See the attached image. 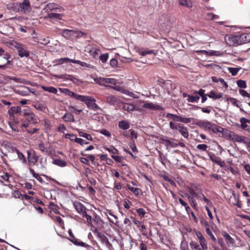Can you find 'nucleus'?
<instances>
[{"label": "nucleus", "mask_w": 250, "mask_h": 250, "mask_svg": "<svg viewBox=\"0 0 250 250\" xmlns=\"http://www.w3.org/2000/svg\"><path fill=\"white\" fill-rule=\"evenodd\" d=\"M78 101L84 102L88 108L94 111L100 109V107L95 103L96 100L91 96L80 95Z\"/></svg>", "instance_id": "obj_1"}, {"label": "nucleus", "mask_w": 250, "mask_h": 250, "mask_svg": "<svg viewBox=\"0 0 250 250\" xmlns=\"http://www.w3.org/2000/svg\"><path fill=\"white\" fill-rule=\"evenodd\" d=\"M229 137V138L233 141L239 143H243L245 145L247 143V140L249 138L240 136L232 131H230L228 130V132L227 134Z\"/></svg>", "instance_id": "obj_2"}, {"label": "nucleus", "mask_w": 250, "mask_h": 250, "mask_svg": "<svg viewBox=\"0 0 250 250\" xmlns=\"http://www.w3.org/2000/svg\"><path fill=\"white\" fill-rule=\"evenodd\" d=\"M173 19L167 15H162L159 20V23L163 27H172Z\"/></svg>", "instance_id": "obj_3"}, {"label": "nucleus", "mask_w": 250, "mask_h": 250, "mask_svg": "<svg viewBox=\"0 0 250 250\" xmlns=\"http://www.w3.org/2000/svg\"><path fill=\"white\" fill-rule=\"evenodd\" d=\"M13 5H19L18 11H20L24 14L28 13L31 11L30 2L28 0H24L22 3H13Z\"/></svg>", "instance_id": "obj_4"}, {"label": "nucleus", "mask_w": 250, "mask_h": 250, "mask_svg": "<svg viewBox=\"0 0 250 250\" xmlns=\"http://www.w3.org/2000/svg\"><path fill=\"white\" fill-rule=\"evenodd\" d=\"M225 41L230 46L240 44L238 36H233L232 35H226L225 37Z\"/></svg>", "instance_id": "obj_5"}, {"label": "nucleus", "mask_w": 250, "mask_h": 250, "mask_svg": "<svg viewBox=\"0 0 250 250\" xmlns=\"http://www.w3.org/2000/svg\"><path fill=\"white\" fill-rule=\"evenodd\" d=\"M27 153L28 163L32 165H35L36 163L37 162L39 157L36 155L34 150H27Z\"/></svg>", "instance_id": "obj_6"}, {"label": "nucleus", "mask_w": 250, "mask_h": 250, "mask_svg": "<svg viewBox=\"0 0 250 250\" xmlns=\"http://www.w3.org/2000/svg\"><path fill=\"white\" fill-rule=\"evenodd\" d=\"M62 7H59L57 4L54 3H48L44 7V10L48 13H50L51 11L61 12Z\"/></svg>", "instance_id": "obj_7"}, {"label": "nucleus", "mask_w": 250, "mask_h": 250, "mask_svg": "<svg viewBox=\"0 0 250 250\" xmlns=\"http://www.w3.org/2000/svg\"><path fill=\"white\" fill-rule=\"evenodd\" d=\"M93 233L98 237L100 240L106 244H109V242L107 237H106L103 233L99 232L97 229L93 230Z\"/></svg>", "instance_id": "obj_8"}, {"label": "nucleus", "mask_w": 250, "mask_h": 250, "mask_svg": "<svg viewBox=\"0 0 250 250\" xmlns=\"http://www.w3.org/2000/svg\"><path fill=\"white\" fill-rule=\"evenodd\" d=\"M210 130L212 131L214 133L217 134L218 133H222L223 135L227 134L228 130L225 129L222 127L216 125L215 124H212L210 128Z\"/></svg>", "instance_id": "obj_9"}, {"label": "nucleus", "mask_w": 250, "mask_h": 250, "mask_svg": "<svg viewBox=\"0 0 250 250\" xmlns=\"http://www.w3.org/2000/svg\"><path fill=\"white\" fill-rule=\"evenodd\" d=\"M19 56L21 57H28L29 56V52L27 50L24 46L21 45L17 49Z\"/></svg>", "instance_id": "obj_10"}, {"label": "nucleus", "mask_w": 250, "mask_h": 250, "mask_svg": "<svg viewBox=\"0 0 250 250\" xmlns=\"http://www.w3.org/2000/svg\"><path fill=\"white\" fill-rule=\"evenodd\" d=\"M73 206L76 210L82 215L85 212L86 208L80 202L75 201L73 203Z\"/></svg>", "instance_id": "obj_11"}, {"label": "nucleus", "mask_w": 250, "mask_h": 250, "mask_svg": "<svg viewBox=\"0 0 250 250\" xmlns=\"http://www.w3.org/2000/svg\"><path fill=\"white\" fill-rule=\"evenodd\" d=\"M212 123L210 122H203V121H199L196 123L195 125L197 126L202 127L206 130H210V128L211 127Z\"/></svg>", "instance_id": "obj_12"}, {"label": "nucleus", "mask_w": 250, "mask_h": 250, "mask_svg": "<svg viewBox=\"0 0 250 250\" xmlns=\"http://www.w3.org/2000/svg\"><path fill=\"white\" fill-rule=\"evenodd\" d=\"M239 44H243L250 42V34L244 33L238 36Z\"/></svg>", "instance_id": "obj_13"}, {"label": "nucleus", "mask_w": 250, "mask_h": 250, "mask_svg": "<svg viewBox=\"0 0 250 250\" xmlns=\"http://www.w3.org/2000/svg\"><path fill=\"white\" fill-rule=\"evenodd\" d=\"M222 235L225 238L227 244L228 246L234 243V240L227 232L223 231L221 232Z\"/></svg>", "instance_id": "obj_14"}, {"label": "nucleus", "mask_w": 250, "mask_h": 250, "mask_svg": "<svg viewBox=\"0 0 250 250\" xmlns=\"http://www.w3.org/2000/svg\"><path fill=\"white\" fill-rule=\"evenodd\" d=\"M240 122L241 123V126L243 129L247 131H250V126L247 125V123H250L249 120L242 117L240 119Z\"/></svg>", "instance_id": "obj_15"}, {"label": "nucleus", "mask_w": 250, "mask_h": 250, "mask_svg": "<svg viewBox=\"0 0 250 250\" xmlns=\"http://www.w3.org/2000/svg\"><path fill=\"white\" fill-rule=\"evenodd\" d=\"M105 98L106 102L111 105H114L118 102V99L114 96L110 94H107L105 95Z\"/></svg>", "instance_id": "obj_16"}, {"label": "nucleus", "mask_w": 250, "mask_h": 250, "mask_svg": "<svg viewBox=\"0 0 250 250\" xmlns=\"http://www.w3.org/2000/svg\"><path fill=\"white\" fill-rule=\"evenodd\" d=\"M205 90L203 89H200L199 91H194V94H198L202 98V103H205L207 100L208 94H205Z\"/></svg>", "instance_id": "obj_17"}, {"label": "nucleus", "mask_w": 250, "mask_h": 250, "mask_svg": "<svg viewBox=\"0 0 250 250\" xmlns=\"http://www.w3.org/2000/svg\"><path fill=\"white\" fill-rule=\"evenodd\" d=\"M143 107L146 108H149V109H156V110H162V109H163L162 106H161L159 105L154 104L152 103L145 104L143 105Z\"/></svg>", "instance_id": "obj_18"}, {"label": "nucleus", "mask_w": 250, "mask_h": 250, "mask_svg": "<svg viewBox=\"0 0 250 250\" xmlns=\"http://www.w3.org/2000/svg\"><path fill=\"white\" fill-rule=\"evenodd\" d=\"M208 96L210 98H212L214 100H216L222 98L223 93H216L214 90H211L209 92V94H208Z\"/></svg>", "instance_id": "obj_19"}, {"label": "nucleus", "mask_w": 250, "mask_h": 250, "mask_svg": "<svg viewBox=\"0 0 250 250\" xmlns=\"http://www.w3.org/2000/svg\"><path fill=\"white\" fill-rule=\"evenodd\" d=\"M71 39L73 38H80L85 35V34L81 31L71 30Z\"/></svg>", "instance_id": "obj_20"}, {"label": "nucleus", "mask_w": 250, "mask_h": 250, "mask_svg": "<svg viewBox=\"0 0 250 250\" xmlns=\"http://www.w3.org/2000/svg\"><path fill=\"white\" fill-rule=\"evenodd\" d=\"M63 92L65 93L67 95H69L71 97H73L76 100H78L81 95L76 94L75 93H74L72 91H71L70 90L67 88H64L63 89Z\"/></svg>", "instance_id": "obj_21"}, {"label": "nucleus", "mask_w": 250, "mask_h": 250, "mask_svg": "<svg viewBox=\"0 0 250 250\" xmlns=\"http://www.w3.org/2000/svg\"><path fill=\"white\" fill-rule=\"evenodd\" d=\"M12 151L13 152H15L17 154L19 159L21 161L22 163H26V158L21 152H20L19 150L16 148H12Z\"/></svg>", "instance_id": "obj_22"}, {"label": "nucleus", "mask_w": 250, "mask_h": 250, "mask_svg": "<svg viewBox=\"0 0 250 250\" xmlns=\"http://www.w3.org/2000/svg\"><path fill=\"white\" fill-rule=\"evenodd\" d=\"M52 164L60 167H64L66 166V162L62 159H54Z\"/></svg>", "instance_id": "obj_23"}, {"label": "nucleus", "mask_w": 250, "mask_h": 250, "mask_svg": "<svg viewBox=\"0 0 250 250\" xmlns=\"http://www.w3.org/2000/svg\"><path fill=\"white\" fill-rule=\"evenodd\" d=\"M73 61H74V60L68 58H62L56 60L58 64H62L68 62L73 63Z\"/></svg>", "instance_id": "obj_24"}, {"label": "nucleus", "mask_w": 250, "mask_h": 250, "mask_svg": "<svg viewBox=\"0 0 250 250\" xmlns=\"http://www.w3.org/2000/svg\"><path fill=\"white\" fill-rule=\"evenodd\" d=\"M62 15L58 13H48L46 17H45V18H50L51 19H58V20H61L62 19Z\"/></svg>", "instance_id": "obj_25"}, {"label": "nucleus", "mask_w": 250, "mask_h": 250, "mask_svg": "<svg viewBox=\"0 0 250 250\" xmlns=\"http://www.w3.org/2000/svg\"><path fill=\"white\" fill-rule=\"evenodd\" d=\"M232 196L234 199V201L232 202V204L237 206L239 208H241V205L239 203V195H236L234 191L232 192Z\"/></svg>", "instance_id": "obj_26"}, {"label": "nucleus", "mask_w": 250, "mask_h": 250, "mask_svg": "<svg viewBox=\"0 0 250 250\" xmlns=\"http://www.w3.org/2000/svg\"><path fill=\"white\" fill-rule=\"evenodd\" d=\"M200 99V96L198 94L195 95H190L188 96V98L187 99V101L190 103H195L197 102Z\"/></svg>", "instance_id": "obj_27"}, {"label": "nucleus", "mask_w": 250, "mask_h": 250, "mask_svg": "<svg viewBox=\"0 0 250 250\" xmlns=\"http://www.w3.org/2000/svg\"><path fill=\"white\" fill-rule=\"evenodd\" d=\"M197 198H198L199 199L203 200L206 202V203L207 204V205H208V206L212 205L211 202L209 200L207 199L202 193H201V192L198 193V195H197Z\"/></svg>", "instance_id": "obj_28"}, {"label": "nucleus", "mask_w": 250, "mask_h": 250, "mask_svg": "<svg viewBox=\"0 0 250 250\" xmlns=\"http://www.w3.org/2000/svg\"><path fill=\"white\" fill-rule=\"evenodd\" d=\"M62 119L65 121L68 122H74L75 119L74 116L71 114L65 113L62 116Z\"/></svg>", "instance_id": "obj_29"}, {"label": "nucleus", "mask_w": 250, "mask_h": 250, "mask_svg": "<svg viewBox=\"0 0 250 250\" xmlns=\"http://www.w3.org/2000/svg\"><path fill=\"white\" fill-rule=\"evenodd\" d=\"M119 127L122 129H127L129 128V123L125 121H121L119 122Z\"/></svg>", "instance_id": "obj_30"}, {"label": "nucleus", "mask_w": 250, "mask_h": 250, "mask_svg": "<svg viewBox=\"0 0 250 250\" xmlns=\"http://www.w3.org/2000/svg\"><path fill=\"white\" fill-rule=\"evenodd\" d=\"M200 244V247L202 250H207L208 249L207 242L205 238H202L199 240Z\"/></svg>", "instance_id": "obj_31"}, {"label": "nucleus", "mask_w": 250, "mask_h": 250, "mask_svg": "<svg viewBox=\"0 0 250 250\" xmlns=\"http://www.w3.org/2000/svg\"><path fill=\"white\" fill-rule=\"evenodd\" d=\"M178 2L182 6L187 7H191L192 6L190 0H178Z\"/></svg>", "instance_id": "obj_32"}, {"label": "nucleus", "mask_w": 250, "mask_h": 250, "mask_svg": "<svg viewBox=\"0 0 250 250\" xmlns=\"http://www.w3.org/2000/svg\"><path fill=\"white\" fill-rule=\"evenodd\" d=\"M42 88L46 91H48L50 93L56 94L58 92L57 89L54 87L52 86H49V87H45V86H42Z\"/></svg>", "instance_id": "obj_33"}, {"label": "nucleus", "mask_w": 250, "mask_h": 250, "mask_svg": "<svg viewBox=\"0 0 250 250\" xmlns=\"http://www.w3.org/2000/svg\"><path fill=\"white\" fill-rule=\"evenodd\" d=\"M71 30L64 29L62 30V35L65 38L71 39Z\"/></svg>", "instance_id": "obj_34"}, {"label": "nucleus", "mask_w": 250, "mask_h": 250, "mask_svg": "<svg viewBox=\"0 0 250 250\" xmlns=\"http://www.w3.org/2000/svg\"><path fill=\"white\" fill-rule=\"evenodd\" d=\"M123 108L125 110L130 111L135 109V105L133 104H125Z\"/></svg>", "instance_id": "obj_35"}, {"label": "nucleus", "mask_w": 250, "mask_h": 250, "mask_svg": "<svg viewBox=\"0 0 250 250\" xmlns=\"http://www.w3.org/2000/svg\"><path fill=\"white\" fill-rule=\"evenodd\" d=\"M78 132L79 133L80 136L85 138L88 140H92V138L90 134L86 133L83 131H80L79 129L78 130Z\"/></svg>", "instance_id": "obj_36"}, {"label": "nucleus", "mask_w": 250, "mask_h": 250, "mask_svg": "<svg viewBox=\"0 0 250 250\" xmlns=\"http://www.w3.org/2000/svg\"><path fill=\"white\" fill-rule=\"evenodd\" d=\"M96 82L100 85L108 86L109 85H106V78L100 77L95 79Z\"/></svg>", "instance_id": "obj_37"}, {"label": "nucleus", "mask_w": 250, "mask_h": 250, "mask_svg": "<svg viewBox=\"0 0 250 250\" xmlns=\"http://www.w3.org/2000/svg\"><path fill=\"white\" fill-rule=\"evenodd\" d=\"M29 171L31 173V174L33 175V176L36 178L37 180L40 181L41 183H42L43 182V179L39 176V174L36 173L34 171V170L31 168H29Z\"/></svg>", "instance_id": "obj_38"}, {"label": "nucleus", "mask_w": 250, "mask_h": 250, "mask_svg": "<svg viewBox=\"0 0 250 250\" xmlns=\"http://www.w3.org/2000/svg\"><path fill=\"white\" fill-rule=\"evenodd\" d=\"M127 186L128 188L136 195H139L141 192V189L140 188L130 187L129 185H127Z\"/></svg>", "instance_id": "obj_39"}, {"label": "nucleus", "mask_w": 250, "mask_h": 250, "mask_svg": "<svg viewBox=\"0 0 250 250\" xmlns=\"http://www.w3.org/2000/svg\"><path fill=\"white\" fill-rule=\"evenodd\" d=\"M187 198L191 205V206L195 208L197 206V203L194 198L193 196H187Z\"/></svg>", "instance_id": "obj_40"}, {"label": "nucleus", "mask_w": 250, "mask_h": 250, "mask_svg": "<svg viewBox=\"0 0 250 250\" xmlns=\"http://www.w3.org/2000/svg\"><path fill=\"white\" fill-rule=\"evenodd\" d=\"M25 118L28 121V122H31L33 123H37V119L35 118V115L32 112Z\"/></svg>", "instance_id": "obj_41"}, {"label": "nucleus", "mask_w": 250, "mask_h": 250, "mask_svg": "<svg viewBox=\"0 0 250 250\" xmlns=\"http://www.w3.org/2000/svg\"><path fill=\"white\" fill-rule=\"evenodd\" d=\"M73 63L79 64L83 67H89V68L91 67V65L90 64H87L85 62H81L79 60H74V61H73Z\"/></svg>", "instance_id": "obj_42"}, {"label": "nucleus", "mask_w": 250, "mask_h": 250, "mask_svg": "<svg viewBox=\"0 0 250 250\" xmlns=\"http://www.w3.org/2000/svg\"><path fill=\"white\" fill-rule=\"evenodd\" d=\"M190 246L192 249L202 250L198 243L195 241H191L190 243Z\"/></svg>", "instance_id": "obj_43"}, {"label": "nucleus", "mask_w": 250, "mask_h": 250, "mask_svg": "<svg viewBox=\"0 0 250 250\" xmlns=\"http://www.w3.org/2000/svg\"><path fill=\"white\" fill-rule=\"evenodd\" d=\"M240 69V68H233V67H229L228 68V70H229V72L230 73L232 76L236 75Z\"/></svg>", "instance_id": "obj_44"}, {"label": "nucleus", "mask_w": 250, "mask_h": 250, "mask_svg": "<svg viewBox=\"0 0 250 250\" xmlns=\"http://www.w3.org/2000/svg\"><path fill=\"white\" fill-rule=\"evenodd\" d=\"M206 231L207 234L210 237V238L213 242H216L217 241V239L214 236L213 234H212V232L211 231L209 228H207L206 229Z\"/></svg>", "instance_id": "obj_45"}, {"label": "nucleus", "mask_w": 250, "mask_h": 250, "mask_svg": "<svg viewBox=\"0 0 250 250\" xmlns=\"http://www.w3.org/2000/svg\"><path fill=\"white\" fill-rule=\"evenodd\" d=\"M104 148L113 154H118V150L113 146H111L110 147L104 146Z\"/></svg>", "instance_id": "obj_46"}, {"label": "nucleus", "mask_w": 250, "mask_h": 250, "mask_svg": "<svg viewBox=\"0 0 250 250\" xmlns=\"http://www.w3.org/2000/svg\"><path fill=\"white\" fill-rule=\"evenodd\" d=\"M59 78H65L66 79L70 80L74 83H76L78 81V79L77 78L74 77L72 75H65L64 77L62 75L60 77H59Z\"/></svg>", "instance_id": "obj_47"}, {"label": "nucleus", "mask_w": 250, "mask_h": 250, "mask_svg": "<svg viewBox=\"0 0 250 250\" xmlns=\"http://www.w3.org/2000/svg\"><path fill=\"white\" fill-rule=\"evenodd\" d=\"M237 84L238 87L245 88L247 87V84L245 81L239 80L237 81Z\"/></svg>", "instance_id": "obj_48"}, {"label": "nucleus", "mask_w": 250, "mask_h": 250, "mask_svg": "<svg viewBox=\"0 0 250 250\" xmlns=\"http://www.w3.org/2000/svg\"><path fill=\"white\" fill-rule=\"evenodd\" d=\"M68 233L71 237V239H69L70 241L74 244H77V239L75 237L71 229L69 230Z\"/></svg>", "instance_id": "obj_49"}, {"label": "nucleus", "mask_w": 250, "mask_h": 250, "mask_svg": "<svg viewBox=\"0 0 250 250\" xmlns=\"http://www.w3.org/2000/svg\"><path fill=\"white\" fill-rule=\"evenodd\" d=\"M8 79L10 80H13L17 83H23L24 82V80L23 79L18 78L17 77L9 76Z\"/></svg>", "instance_id": "obj_50"}, {"label": "nucleus", "mask_w": 250, "mask_h": 250, "mask_svg": "<svg viewBox=\"0 0 250 250\" xmlns=\"http://www.w3.org/2000/svg\"><path fill=\"white\" fill-rule=\"evenodd\" d=\"M108 58V54L107 53L102 54L100 56V59L103 63H105Z\"/></svg>", "instance_id": "obj_51"}, {"label": "nucleus", "mask_w": 250, "mask_h": 250, "mask_svg": "<svg viewBox=\"0 0 250 250\" xmlns=\"http://www.w3.org/2000/svg\"><path fill=\"white\" fill-rule=\"evenodd\" d=\"M217 242L220 245L223 250H226L227 249V247H226L222 238H218Z\"/></svg>", "instance_id": "obj_52"}, {"label": "nucleus", "mask_w": 250, "mask_h": 250, "mask_svg": "<svg viewBox=\"0 0 250 250\" xmlns=\"http://www.w3.org/2000/svg\"><path fill=\"white\" fill-rule=\"evenodd\" d=\"M108 83L116 85L117 83V80L114 78H106V85Z\"/></svg>", "instance_id": "obj_53"}, {"label": "nucleus", "mask_w": 250, "mask_h": 250, "mask_svg": "<svg viewBox=\"0 0 250 250\" xmlns=\"http://www.w3.org/2000/svg\"><path fill=\"white\" fill-rule=\"evenodd\" d=\"M154 53V50H144L142 51L139 52V54L143 56H146L147 54H150Z\"/></svg>", "instance_id": "obj_54"}, {"label": "nucleus", "mask_w": 250, "mask_h": 250, "mask_svg": "<svg viewBox=\"0 0 250 250\" xmlns=\"http://www.w3.org/2000/svg\"><path fill=\"white\" fill-rule=\"evenodd\" d=\"M74 141L75 142L80 144L81 145H83V144H88V142H85L82 139L77 138L76 137L74 139Z\"/></svg>", "instance_id": "obj_55"}, {"label": "nucleus", "mask_w": 250, "mask_h": 250, "mask_svg": "<svg viewBox=\"0 0 250 250\" xmlns=\"http://www.w3.org/2000/svg\"><path fill=\"white\" fill-rule=\"evenodd\" d=\"M11 111L15 113H21V110L20 106H14L11 108Z\"/></svg>", "instance_id": "obj_56"}, {"label": "nucleus", "mask_w": 250, "mask_h": 250, "mask_svg": "<svg viewBox=\"0 0 250 250\" xmlns=\"http://www.w3.org/2000/svg\"><path fill=\"white\" fill-rule=\"evenodd\" d=\"M183 131L181 132V134L185 138H188V129L186 127H185L184 128H183Z\"/></svg>", "instance_id": "obj_57"}, {"label": "nucleus", "mask_w": 250, "mask_h": 250, "mask_svg": "<svg viewBox=\"0 0 250 250\" xmlns=\"http://www.w3.org/2000/svg\"><path fill=\"white\" fill-rule=\"evenodd\" d=\"M208 146L205 144H200L197 145V148L200 150L206 151Z\"/></svg>", "instance_id": "obj_58"}, {"label": "nucleus", "mask_w": 250, "mask_h": 250, "mask_svg": "<svg viewBox=\"0 0 250 250\" xmlns=\"http://www.w3.org/2000/svg\"><path fill=\"white\" fill-rule=\"evenodd\" d=\"M66 130V127L63 124H61L57 128V130L59 132H63Z\"/></svg>", "instance_id": "obj_59"}, {"label": "nucleus", "mask_w": 250, "mask_h": 250, "mask_svg": "<svg viewBox=\"0 0 250 250\" xmlns=\"http://www.w3.org/2000/svg\"><path fill=\"white\" fill-rule=\"evenodd\" d=\"M31 113H32V112L30 110L25 109L21 112V115L24 116L25 117H26Z\"/></svg>", "instance_id": "obj_60"}, {"label": "nucleus", "mask_w": 250, "mask_h": 250, "mask_svg": "<svg viewBox=\"0 0 250 250\" xmlns=\"http://www.w3.org/2000/svg\"><path fill=\"white\" fill-rule=\"evenodd\" d=\"M239 93L242 96L250 98V94H249L246 91L240 89L239 90Z\"/></svg>", "instance_id": "obj_61"}, {"label": "nucleus", "mask_w": 250, "mask_h": 250, "mask_svg": "<svg viewBox=\"0 0 250 250\" xmlns=\"http://www.w3.org/2000/svg\"><path fill=\"white\" fill-rule=\"evenodd\" d=\"M137 212L141 217L144 216L146 214V212L143 208H140L137 209Z\"/></svg>", "instance_id": "obj_62"}, {"label": "nucleus", "mask_w": 250, "mask_h": 250, "mask_svg": "<svg viewBox=\"0 0 250 250\" xmlns=\"http://www.w3.org/2000/svg\"><path fill=\"white\" fill-rule=\"evenodd\" d=\"M10 44L13 46L15 48H16L17 49H18V48L21 45V43H20L19 42L12 41L9 42Z\"/></svg>", "instance_id": "obj_63"}, {"label": "nucleus", "mask_w": 250, "mask_h": 250, "mask_svg": "<svg viewBox=\"0 0 250 250\" xmlns=\"http://www.w3.org/2000/svg\"><path fill=\"white\" fill-rule=\"evenodd\" d=\"M228 100L229 101L234 105L239 107V105L237 104L238 101L236 99L233 98H229L228 99Z\"/></svg>", "instance_id": "obj_64"}]
</instances>
